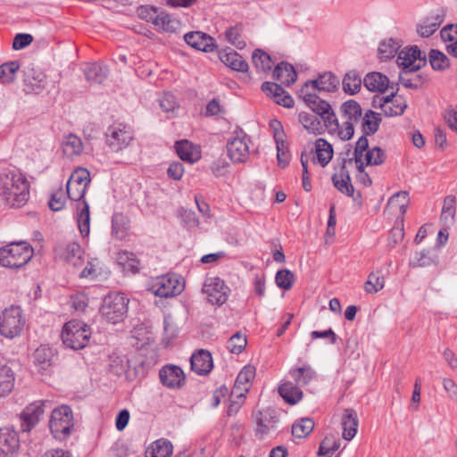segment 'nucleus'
Wrapping results in <instances>:
<instances>
[{
  "label": "nucleus",
  "instance_id": "nucleus-1",
  "mask_svg": "<svg viewBox=\"0 0 457 457\" xmlns=\"http://www.w3.org/2000/svg\"><path fill=\"white\" fill-rule=\"evenodd\" d=\"M0 195L12 207H21L29 197L27 178L13 167L0 168Z\"/></svg>",
  "mask_w": 457,
  "mask_h": 457
},
{
  "label": "nucleus",
  "instance_id": "nucleus-2",
  "mask_svg": "<svg viewBox=\"0 0 457 457\" xmlns=\"http://www.w3.org/2000/svg\"><path fill=\"white\" fill-rule=\"evenodd\" d=\"M33 248L26 242H14L0 248V264L10 269H19L31 259Z\"/></svg>",
  "mask_w": 457,
  "mask_h": 457
},
{
  "label": "nucleus",
  "instance_id": "nucleus-3",
  "mask_svg": "<svg viewBox=\"0 0 457 457\" xmlns=\"http://www.w3.org/2000/svg\"><path fill=\"white\" fill-rule=\"evenodd\" d=\"M91 337V329L85 322L74 319L63 325L62 340L65 346L79 350L84 348Z\"/></svg>",
  "mask_w": 457,
  "mask_h": 457
},
{
  "label": "nucleus",
  "instance_id": "nucleus-4",
  "mask_svg": "<svg viewBox=\"0 0 457 457\" xmlns=\"http://www.w3.org/2000/svg\"><path fill=\"white\" fill-rule=\"evenodd\" d=\"M74 427L73 413L67 405H62L53 410L49 420V428L55 439L60 441L70 436Z\"/></svg>",
  "mask_w": 457,
  "mask_h": 457
},
{
  "label": "nucleus",
  "instance_id": "nucleus-5",
  "mask_svg": "<svg viewBox=\"0 0 457 457\" xmlns=\"http://www.w3.org/2000/svg\"><path fill=\"white\" fill-rule=\"evenodd\" d=\"M138 14L141 18L152 22L160 31L173 33L180 28V22L177 19L172 18L165 12H159L154 7H141L138 10Z\"/></svg>",
  "mask_w": 457,
  "mask_h": 457
},
{
  "label": "nucleus",
  "instance_id": "nucleus-6",
  "mask_svg": "<svg viewBox=\"0 0 457 457\" xmlns=\"http://www.w3.org/2000/svg\"><path fill=\"white\" fill-rule=\"evenodd\" d=\"M133 140L132 129L125 124H113L106 132V144L112 152H120L128 147Z\"/></svg>",
  "mask_w": 457,
  "mask_h": 457
},
{
  "label": "nucleus",
  "instance_id": "nucleus-7",
  "mask_svg": "<svg viewBox=\"0 0 457 457\" xmlns=\"http://www.w3.org/2000/svg\"><path fill=\"white\" fill-rule=\"evenodd\" d=\"M250 137L243 131L236 132L227 143L228 155L235 163L245 162L250 154Z\"/></svg>",
  "mask_w": 457,
  "mask_h": 457
},
{
  "label": "nucleus",
  "instance_id": "nucleus-8",
  "mask_svg": "<svg viewBox=\"0 0 457 457\" xmlns=\"http://www.w3.org/2000/svg\"><path fill=\"white\" fill-rule=\"evenodd\" d=\"M90 183V174L87 169H76L67 182V195L72 201L80 203L84 197L87 186Z\"/></svg>",
  "mask_w": 457,
  "mask_h": 457
},
{
  "label": "nucleus",
  "instance_id": "nucleus-9",
  "mask_svg": "<svg viewBox=\"0 0 457 457\" xmlns=\"http://www.w3.org/2000/svg\"><path fill=\"white\" fill-rule=\"evenodd\" d=\"M149 290L160 297H174L184 290V283L176 276H162L153 281Z\"/></svg>",
  "mask_w": 457,
  "mask_h": 457
},
{
  "label": "nucleus",
  "instance_id": "nucleus-10",
  "mask_svg": "<svg viewBox=\"0 0 457 457\" xmlns=\"http://www.w3.org/2000/svg\"><path fill=\"white\" fill-rule=\"evenodd\" d=\"M397 62L403 70L416 71L426 65L427 57L417 46L405 47L398 53Z\"/></svg>",
  "mask_w": 457,
  "mask_h": 457
},
{
  "label": "nucleus",
  "instance_id": "nucleus-11",
  "mask_svg": "<svg viewBox=\"0 0 457 457\" xmlns=\"http://www.w3.org/2000/svg\"><path fill=\"white\" fill-rule=\"evenodd\" d=\"M203 292L212 304L221 305L228 298V287L220 278H209L204 281Z\"/></svg>",
  "mask_w": 457,
  "mask_h": 457
},
{
  "label": "nucleus",
  "instance_id": "nucleus-12",
  "mask_svg": "<svg viewBox=\"0 0 457 457\" xmlns=\"http://www.w3.org/2000/svg\"><path fill=\"white\" fill-rule=\"evenodd\" d=\"M253 417L256 424L255 434L259 438H262L271 429H275L278 422L277 411L270 408L254 411Z\"/></svg>",
  "mask_w": 457,
  "mask_h": 457
},
{
  "label": "nucleus",
  "instance_id": "nucleus-13",
  "mask_svg": "<svg viewBox=\"0 0 457 457\" xmlns=\"http://www.w3.org/2000/svg\"><path fill=\"white\" fill-rule=\"evenodd\" d=\"M46 402H34L28 405L21 413V429L29 432L40 420L45 410Z\"/></svg>",
  "mask_w": 457,
  "mask_h": 457
},
{
  "label": "nucleus",
  "instance_id": "nucleus-14",
  "mask_svg": "<svg viewBox=\"0 0 457 457\" xmlns=\"http://www.w3.org/2000/svg\"><path fill=\"white\" fill-rule=\"evenodd\" d=\"M129 300L121 293H112L104 298L101 314H126Z\"/></svg>",
  "mask_w": 457,
  "mask_h": 457
},
{
  "label": "nucleus",
  "instance_id": "nucleus-15",
  "mask_svg": "<svg viewBox=\"0 0 457 457\" xmlns=\"http://www.w3.org/2000/svg\"><path fill=\"white\" fill-rule=\"evenodd\" d=\"M162 384L166 387L176 389L180 388L185 383L183 370L176 365H165L159 371Z\"/></svg>",
  "mask_w": 457,
  "mask_h": 457
},
{
  "label": "nucleus",
  "instance_id": "nucleus-16",
  "mask_svg": "<svg viewBox=\"0 0 457 457\" xmlns=\"http://www.w3.org/2000/svg\"><path fill=\"white\" fill-rule=\"evenodd\" d=\"M191 370L197 375L209 374L213 368L212 353L205 349L196 350L190 358Z\"/></svg>",
  "mask_w": 457,
  "mask_h": 457
},
{
  "label": "nucleus",
  "instance_id": "nucleus-17",
  "mask_svg": "<svg viewBox=\"0 0 457 457\" xmlns=\"http://www.w3.org/2000/svg\"><path fill=\"white\" fill-rule=\"evenodd\" d=\"M184 40L188 46L199 51L209 53L216 48L214 38L201 31L185 34Z\"/></svg>",
  "mask_w": 457,
  "mask_h": 457
},
{
  "label": "nucleus",
  "instance_id": "nucleus-18",
  "mask_svg": "<svg viewBox=\"0 0 457 457\" xmlns=\"http://www.w3.org/2000/svg\"><path fill=\"white\" fill-rule=\"evenodd\" d=\"M379 106L386 116L402 115L407 107L405 100L393 92L390 96L379 98Z\"/></svg>",
  "mask_w": 457,
  "mask_h": 457
},
{
  "label": "nucleus",
  "instance_id": "nucleus-19",
  "mask_svg": "<svg viewBox=\"0 0 457 457\" xmlns=\"http://www.w3.org/2000/svg\"><path fill=\"white\" fill-rule=\"evenodd\" d=\"M25 323L23 316H0V334L7 338L18 337Z\"/></svg>",
  "mask_w": 457,
  "mask_h": 457
},
{
  "label": "nucleus",
  "instance_id": "nucleus-20",
  "mask_svg": "<svg viewBox=\"0 0 457 457\" xmlns=\"http://www.w3.org/2000/svg\"><path fill=\"white\" fill-rule=\"evenodd\" d=\"M262 90L270 96L278 104L286 108L294 106V99L280 85L267 81L262 83Z\"/></svg>",
  "mask_w": 457,
  "mask_h": 457
},
{
  "label": "nucleus",
  "instance_id": "nucleus-21",
  "mask_svg": "<svg viewBox=\"0 0 457 457\" xmlns=\"http://www.w3.org/2000/svg\"><path fill=\"white\" fill-rule=\"evenodd\" d=\"M254 377L255 368L251 365L245 366L236 378L232 395H236L237 398H245V394L249 390L248 384Z\"/></svg>",
  "mask_w": 457,
  "mask_h": 457
},
{
  "label": "nucleus",
  "instance_id": "nucleus-22",
  "mask_svg": "<svg viewBox=\"0 0 457 457\" xmlns=\"http://www.w3.org/2000/svg\"><path fill=\"white\" fill-rule=\"evenodd\" d=\"M312 112L321 118L330 133H335L336 130H338V120L327 101L320 100L319 104L315 105V109Z\"/></svg>",
  "mask_w": 457,
  "mask_h": 457
},
{
  "label": "nucleus",
  "instance_id": "nucleus-23",
  "mask_svg": "<svg viewBox=\"0 0 457 457\" xmlns=\"http://www.w3.org/2000/svg\"><path fill=\"white\" fill-rule=\"evenodd\" d=\"M20 445L18 434L9 428H0V456L14 453Z\"/></svg>",
  "mask_w": 457,
  "mask_h": 457
},
{
  "label": "nucleus",
  "instance_id": "nucleus-24",
  "mask_svg": "<svg viewBox=\"0 0 457 457\" xmlns=\"http://www.w3.org/2000/svg\"><path fill=\"white\" fill-rule=\"evenodd\" d=\"M341 423L343 426V438L346 441L352 440L358 429L359 420L357 413L353 409H345L342 414Z\"/></svg>",
  "mask_w": 457,
  "mask_h": 457
},
{
  "label": "nucleus",
  "instance_id": "nucleus-25",
  "mask_svg": "<svg viewBox=\"0 0 457 457\" xmlns=\"http://www.w3.org/2000/svg\"><path fill=\"white\" fill-rule=\"evenodd\" d=\"M176 152L179 157L186 162L194 163L201 157L199 148L188 140L177 141L175 144Z\"/></svg>",
  "mask_w": 457,
  "mask_h": 457
},
{
  "label": "nucleus",
  "instance_id": "nucleus-26",
  "mask_svg": "<svg viewBox=\"0 0 457 457\" xmlns=\"http://www.w3.org/2000/svg\"><path fill=\"white\" fill-rule=\"evenodd\" d=\"M273 77L281 84L290 86L295 82L297 74L292 64L281 62L275 67Z\"/></svg>",
  "mask_w": 457,
  "mask_h": 457
},
{
  "label": "nucleus",
  "instance_id": "nucleus-27",
  "mask_svg": "<svg viewBox=\"0 0 457 457\" xmlns=\"http://www.w3.org/2000/svg\"><path fill=\"white\" fill-rule=\"evenodd\" d=\"M220 61L230 69L246 72L248 71V63L237 52L230 49L228 52H223L220 54Z\"/></svg>",
  "mask_w": 457,
  "mask_h": 457
},
{
  "label": "nucleus",
  "instance_id": "nucleus-28",
  "mask_svg": "<svg viewBox=\"0 0 457 457\" xmlns=\"http://www.w3.org/2000/svg\"><path fill=\"white\" fill-rule=\"evenodd\" d=\"M278 391L286 403L294 405L303 398L300 386L291 381H286L278 386Z\"/></svg>",
  "mask_w": 457,
  "mask_h": 457
},
{
  "label": "nucleus",
  "instance_id": "nucleus-29",
  "mask_svg": "<svg viewBox=\"0 0 457 457\" xmlns=\"http://www.w3.org/2000/svg\"><path fill=\"white\" fill-rule=\"evenodd\" d=\"M365 87L373 92H385L389 87V79L380 72H370L363 79Z\"/></svg>",
  "mask_w": 457,
  "mask_h": 457
},
{
  "label": "nucleus",
  "instance_id": "nucleus-30",
  "mask_svg": "<svg viewBox=\"0 0 457 457\" xmlns=\"http://www.w3.org/2000/svg\"><path fill=\"white\" fill-rule=\"evenodd\" d=\"M314 83L315 82H312V80H308L299 90V96L304 101V103L312 111L315 109V105L319 104V101L320 100L318 96V93L320 92Z\"/></svg>",
  "mask_w": 457,
  "mask_h": 457
},
{
  "label": "nucleus",
  "instance_id": "nucleus-31",
  "mask_svg": "<svg viewBox=\"0 0 457 457\" xmlns=\"http://www.w3.org/2000/svg\"><path fill=\"white\" fill-rule=\"evenodd\" d=\"M173 445L168 439L160 438L152 443L146 450L147 457H170Z\"/></svg>",
  "mask_w": 457,
  "mask_h": 457
},
{
  "label": "nucleus",
  "instance_id": "nucleus-32",
  "mask_svg": "<svg viewBox=\"0 0 457 457\" xmlns=\"http://www.w3.org/2000/svg\"><path fill=\"white\" fill-rule=\"evenodd\" d=\"M316 85L319 92H334L337 89L340 80L332 72L320 74L318 79L312 80Z\"/></svg>",
  "mask_w": 457,
  "mask_h": 457
},
{
  "label": "nucleus",
  "instance_id": "nucleus-33",
  "mask_svg": "<svg viewBox=\"0 0 457 457\" xmlns=\"http://www.w3.org/2000/svg\"><path fill=\"white\" fill-rule=\"evenodd\" d=\"M77 221L78 227L82 237H87L90 231V213L89 205L86 201L80 202L77 205Z\"/></svg>",
  "mask_w": 457,
  "mask_h": 457
},
{
  "label": "nucleus",
  "instance_id": "nucleus-34",
  "mask_svg": "<svg viewBox=\"0 0 457 457\" xmlns=\"http://www.w3.org/2000/svg\"><path fill=\"white\" fill-rule=\"evenodd\" d=\"M343 120L354 124L358 123L362 116L361 105L355 100H348L340 107Z\"/></svg>",
  "mask_w": 457,
  "mask_h": 457
},
{
  "label": "nucleus",
  "instance_id": "nucleus-35",
  "mask_svg": "<svg viewBox=\"0 0 457 457\" xmlns=\"http://www.w3.org/2000/svg\"><path fill=\"white\" fill-rule=\"evenodd\" d=\"M86 79L93 83H103L108 74L109 69L106 65L101 63H92L88 65L84 71Z\"/></svg>",
  "mask_w": 457,
  "mask_h": 457
},
{
  "label": "nucleus",
  "instance_id": "nucleus-36",
  "mask_svg": "<svg viewBox=\"0 0 457 457\" xmlns=\"http://www.w3.org/2000/svg\"><path fill=\"white\" fill-rule=\"evenodd\" d=\"M332 181L335 187L337 188L341 193L345 194L348 196H352L353 195L354 188L351 184L350 176L345 164H343L341 167L340 175H333Z\"/></svg>",
  "mask_w": 457,
  "mask_h": 457
},
{
  "label": "nucleus",
  "instance_id": "nucleus-37",
  "mask_svg": "<svg viewBox=\"0 0 457 457\" xmlns=\"http://www.w3.org/2000/svg\"><path fill=\"white\" fill-rule=\"evenodd\" d=\"M14 373L7 365H0V397L8 395L14 387Z\"/></svg>",
  "mask_w": 457,
  "mask_h": 457
},
{
  "label": "nucleus",
  "instance_id": "nucleus-38",
  "mask_svg": "<svg viewBox=\"0 0 457 457\" xmlns=\"http://www.w3.org/2000/svg\"><path fill=\"white\" fill-rule=\"evenodd\" d=\"M62 152L67 157L79 155L83 151V143L81 139L74 134L66 136L62 144Z\"/></svg>",
  "mask_w": 457,
  "mask_h": 457
},
{
  "label": "nucleus",
  "instance_id": "nucleus-39",
  "mask_svg": "<svg viewBox=\"0 0 457 457\" xmlns=\"http://www.w3.org/2000/svg\"><path fill=\"white\" fill-rule=\"evenodd\" d=\"M315 152L317 162L325 167L333 157L332 145L325 139L319 138L315 142Z\"/></svg>",
  "mask_w": 457,
  "mask_h": 457
},
{
  "label": "nucleus",
  "instance_id": "nucleus-40",
  "mask_svg": "<svg viewBox=\"0 0 457 457\" xmlns=\"http://www.w3.org/2000/svg\"><path fill=\"white\" fill-rule=\"evenodd\" d=\"M64 260L75 268H79L84 263L83 250L77 243H71L66 246Z\"/></svg>",
  "mask_w": 457,
  "mask_h": 457
},
{
  "label": "nucleus",
  "instance_id": "nucleus-41",
  "mask_svg": "<svg viewBox=\"0 0 457 457\" xmlns=\"http://www.w3.org/2000/svg\"><path fill=\"white\" fill-rule=\"evenodd\" d=\"M381 122V117L379 113H377L371 110L365 112L361 118V128L365 135H374L379 128Z\"/></svg>",
  "mask_w": 457,
  "mask_h": 457
},
{
  "label": "nucleus",
  "instance_id": "nucleus-42",
  "mask_svg": "<svg viewBox=\"0 0 457 457\" xmlns=\"http://www.w3.org/2000/svg\"><path fill=\"white\" fill-rule=\"evenodd\" d=\"M455 203L456 199L453 195H447L444 200L440 220L446 228L451 227L454 222Z\"/></svg>",
  "mask_w": 457,
  "mask_h": 457
},
{
  "label": "nucleus",
  "instance_id": "nucleus-43",
  "mask_svg": "<svg viewBox=\"0 0 457 457\" xmlns=\"http://www.w3.org/2000/svg\"><path fill=\"white\" fill-rule=\"evenodd\" d=\"M289 375L299 386H307L315 377V371L310 366L291 369Z\"/></svg>",
  "mask_w": 457,
  "mask_h": 457
},
{
  "label": "nucleus",
  "instance_id": "nucleus-44",
  "mask_svg": "<svg viewBox=\"0 0 457 457\" xmlns=\"http://www.w3.org/2000/svg\"><path fill=\"white\" fill-rule=\"evenodd\" d=\"M298 121L303 125L304 129L312 134H320L321 131V124L320 120L313 114L301 112L298 114Z\"/></svg>",
  "mask_w": 457,
  "mask_h": 457
},
{
  "label": "nucleus",
  "instance_id": "nucleus-45",
  "mask_svg": "<svg viewBox=\"0 0 457 457\" xmlns=\"http://www.w3.org/2000/svg\"><path fill=\"white\" fill-rule=\"evenodd\" d=\"M21 65L18 61L4 62L0 65V82L2 84H10L14 81L15 74Z\"/></svg>",
  "mask_w": 457,
  "mask_h": 457
},
{
  "label": "nucleus",
  "instance_id": "nucleus-46",
  "mask_svg": "<svg viewBox=\"0 0 457 457\" xmlns=\"http://www.w3.org/2000/svg\"><path fill=\"white\" fill-rule=\"evenodd\" d=\"M343 89L349 95H354L359 92L361 86V79L356 71L347 72L342 81Z\"/></svg>",
  "mask_w": 457,
  "mask_h": 457
},
{
  "label": "nucleus",
  "instance_id": "nucleus-47",
  "mask_svg": "<svg viewBox=\"0 0 457 457\" xmlns=\"http://www.w3.org/2000/svg\"><path fill=\"white\" fill-rule=\"evenodd\" d=\"M252 60L257 71L266 72L271 70L273 62L270 56L264 51L255 49L252 54Z\"/></svg>",
  "mask_w": 457,
  "mask_h": 457
},
{
  "label": "nucleus",
  "instance_id": "nucleus-48",
  "mask_svg": "<svg viewBox=\"0 0 457 457\" xmlns=\"http://www.w3.org/2000/svg\"><path fill=\"white\" fill-rule=\"evenodd\" d=\"M53 352L47 345H40L34 353V362L36 365L41 366L43 370L51 366L53 359Z\"/></svg>",
  "mask_w": 457,
  "mask_h": 457
},
{
  "label": "nucleus",
  "instance_id": "nucleus-49",
  "mask_svg": "<svg viewBox=\"0 0 457 457\" xmlns=\"http://www.w3.org/2000/svg\"><path fill=\"white\" fill-rule=\"evenodd\" d=\"M314 421L310 418H303L292 426V435L296 438L306 437L313 429Z\"/></svg>",
  "mask_w": 457,
  "mask_h": 457
},
{
  "label": "nucleus",
  "instance_id": "nucleus-50",
  "mask_svg": "<svg viewBox=\"0 0 457 457\" xmlns=\"http://www.w3.org/2000/svg\"><path fill=\"white\" fill-rule=\"evenodd\" d=\"M430 65L435 71H445L450 66L448 57L441 51L431 49L428 54Z\"/></svg>",
  "mask_w": 457,
  "mask_h": 457
},
{
  "label": "nucleus",
  "instance_id": "nucleus-51",
  "mask_svg": "<svg viewBox=\"0 0 457 457\" xmlns=\"http://www.w3.org/2000/svg\"><path fill=\"white\" fill-rule=\"evenodd\" d=\"M400 46V44L393 38L382 41L378 50L379 58L385 61L393 58Z\"/></svg>",
  "mask_w": 457,
  "mask_h": 457
},
{
  "label": "nucleus",
  "instance_id": "nucleus-52",
  "mask_svg": "<svg viewBox=\"0 0 457 457\" xmlns=\"http://www.w3.org/2000/svg\"><path fill=\"white\" fill-rule=\"evenodd\" d=\"M340 447V440L337 439L334 436H327L321 441L318 455L320 456H331Z\"/></svg>",
  "mask_w": 457,
  "mask_h": 457
},
{
  "label": "nucleus",
  "instance_id": "nucleus-53",
  "mask_svg": "<svg viewBox=\"0 0 457 457\" xmlns=\"http://www.w3.org/2000/svg\"><path fill=\"white\" fill-rule=\"evenodd\" d=\"M246 345V337L238 331L230 337L227 348L231 353L239 354L245 350Z\"/></svg>",
  "mask_w": 457,
  "mask_h": 457
},
{
  "label": "nucleus",
  "instance_id": "nucleus-54",
  "mask_svg": "<svg viewBox=\"0 0 457 457\" xmlns=\"http://www.w3.org/2000/svg\"><path fill=\"white\" fill-rule=\"evenodd\" d=\"M275 281L279 288L289 290L295 282V275L291 270L283 269L276 273Z\"/></svg>",
  "mask_w": 457,
  "mask_h": 457
},
{
  "label": "nucleus",
  "instance_id": "nucleus-55",
  "mask_svg": "<svg viewBox=\"0 0 457 457\" xmlns=\"http://www.w3.org/2000/svg\"><path fill=\"white\" fill-rule=\"evenodd\" d=\"M435 258L428 254V252L420 251L414 254V257L410 261V266L412 268H423L436 264Z\"/></svg>",
  "mask_w": 457,
  "mask_h": 457
},
{
  "label": "nucleus",
  "instance_id": "nucleus-56",
  "mask_svg": "<svg viewBox=\"0 0 457 457\" xmlns=\"http://www.w3.org/2000/svg\"><path fill=\"white\" fill-rule=\"evenodd\" d=\"M384 286V277L372 272L368 276V279L364 284V290L369 294H376L381 290Z\"/></svg>",
  "mask_w": 457,
  "mask_h": 457
},
{
  "label": "nucleus",
  "instance_id": "nucleus-57",
  "mask_svg": "<svg viewBox=\"0 0 457 457\" xmlns=\"http://www.w3.org/2000/svg\"><path fill=\"white\" fill-rule=\"evenodd\" d=\"M366 165H380L386 160V153L378 146H375L365 154Z\"/></svg>",
  "mask_w": 457,
  "mask_h": 457
},
{
  "label": "nucleus",
  "instance_id": "nucleus-58",
  "mask_svg": "<svg viewBox=\"0 0 457 457\" xmlns=\"http://www.w3.org/2000/svg\"><path fill=\"white\" fill-rule=\"evenodd\" d=\"M227 40L238 49L245 47L246 44L242 38L241 28L239 26L231 27L225 33Z\"/></svg>",
  "mask_w": 457,
  "mask_h": 457
},
{
  "label": "nucleus",
  "instance_id": "nucleus-59",
  "mask_svg": "<svg viewBox=\"0 0 457 457\" xmlns=\"http://www.w3.org/2000/svg\"><path fill=\"white\" fill-rule=\"evenodd\" d=\"M412 72L409 70H403L399 76V81L407 88L417 89L420 86L421 79L419 75L412 74Z\"/></svg>",
  "mask_w": 457,
  "mask_h": 457
},
{
  "label": "nucleus",
  "instance_id": "nucleus-60",
  "mask_svg": "<svg viewBox=\"0 0 457 457\" xmlns=\"http://www.w3.org/2000/svg\"><path fill=\"white\" fill-rule=\"evenodd\" d=\"M276 148L278 163L280 167L285 168L291 159L287 140L276 142Z\"/></svg>",
  "mask_w": 457,
  "mask_h": 457
},
{
  "label": "nucleus",
  "instance_id": "nucleus-61",
  "mask_svg": "<svg viewBox=\"0 0 457 457\" xmlns=\"http://www.w3.org/2000/svg\"><path fill=\"white\" fill-rule=\"evenodd\" d=\"M404 237L403 220H397L390 231L388 237V245L390 247H395L397 244L402 242Z\"/></svg>",
  "mask_w": 457,
  "mask_h": 457
},
{
  "label": "nucleus",
  "instance_id": "nucleus-62",
  "mask_svg": "<svg viewBox=\"0 0 457 457\" xmlns=\"http://www.w3.org/2000/svg\"><path fill=\"white\" fill-rule=\"evenodd\" d=\"M66 203V196L62 187L54 191L50 197L48 202L49 208L54 212L61 211Z\"/></svg>",
  "mask_w": 457,
  "mask_h": 457
},
{
  "label": "nucleus",
  "instance_id": "nucleus-63",
  "mask_svg": "<svg viewBox=\"0 0 457 457\" xmlns=\"http://www.w3.org/2000/svg\"><path fill=\"white\" fill-rule=\"evenodd\" d=\"M164 339L170 341L178 337L179 328L174 322L172 316H165L163 320Z\"/></svg>",
  "mask_w": 457,
  "mask_h": 457
},
{
  "label": "nucleus",
  "instance_id": "nucleus-64",
  "mask_svg": "<svg viewBox=\"0 0 457 457\" xmlns=\"http://www.w3.org/2000/svg\"><path fill=\"white\" fill-rule=\"evenodd\" d=\"M368 135L361 136L356 142L354 149V159L355 162H362V157H365V154L369 151V141L367 138Z\"/></svg>",
  "mask_w": 457,
  "mask_h": 457
}]
</instances>
